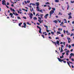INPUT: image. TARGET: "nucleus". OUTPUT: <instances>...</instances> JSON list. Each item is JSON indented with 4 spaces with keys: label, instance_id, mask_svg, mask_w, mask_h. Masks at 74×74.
I'll return each instance as SVG.
<instances>
[{
    "label": "nucleus",
    "instance_id": "6e6552de",
    "mask_svg": "<svg viewBox=\"0 0 74 74\" xmlns=\"http://www.w3.org/2000/svg\"><path fill=\"white\" fill-rule=\"evenodd\" d=\"M48 15H49V14H47L44 16V18H45V19H47V17H48Z\"/></svg>",
    "mask_w": 74,
    "mask_h": 74
},
{
    "label": "nucleus",
    "instance_id": "69168bd1",
    "mask_svg": "<svg viewBox=\"0 0 74 74\" xmlns=\"http://www.w3.org/2000/svg\"><path fill=\"white\" fill-rule=\"evenodd\" d=\"M48 9H49V10H51V7H49V8Z\"/></svg>",
    "mask_w": 74,
    "mask_h": 74
},
{
    "label": "nucleus",
    "instance_id": "4d7b16f0",
    "mask_svg": "<svg viewBox=\"0 0 74 74\" xmlns=\"http://www.w3.org/2000/svg\"><path fill=\"white\" fill-rule=\"evenodd\" d=\"M71 60L72 61H73V62H74V59H73V58H71Z\"/></svg>",
    "mask_w": 74,
    "mask_h": 74
},
{
    "label": "nucleus",
    "instance_id": "774afa93",
    "mask_svg": "<svg viewBox=\"0 0 74 74\" xmlns=\"http://www.w3.org/2000/svg\"><path fill=\"white\" fill-rule=\"evenodd\" d=\"M37 25H40V23H37Z\"/></svg>",
    "mask_w": 74,
    "mask_h": 74
},
{
    "label": "nucleus",
    "instance_id": "72a5a7b5",
    "mask_svg": "<svg viewBox=\"0 0 74 74\" xmlns=\"http://www.w3.org/2000/svg\"><path fill=\"white\" fill-rule=\"evenodd\" d=\"M24 3H25V4H27V2H26V1H24Z\"/></svg>",
    "mask_w": 74,
    "mask_h": 74
},
{
    "label": "nucleus",
    "instance_id": "473e14b6",
    "mask_svg": "<svg viewBox=\"0 0 74 74\" xmlns=\"http://www.w3.org/2000/svg\"><path fill=\"white\" fill-rule=\"evenodd\" d=\"M62 13H61L60 12H59V14H58V15H62Z\"/></svg>",
    "mask_w": 74,
    "mask_h": 74
},
{
    "label": "nucleus",
    "instance_id": "bb28decb",
    "mask_svg": "<svg viewBox=\"0 0 74 74\" xmlns=\"http://www.w3.org/2000/svg\"><path fill=\"white\" fill-rule=\"evenodd\" d=\"M23 10H24V11H25L26 12H27V10H26L25 9H22Z\"/></svg>",
    "mask_w": 74,
    "mask_h": 74
},
{
    "label": "nucleus",
    "instance_id": "8fccbe9b",
    "mask_svg": "<svg viewBox=\"0 0 74 74\" xmlns=\"http://www.w3.org/2000/svg\"><path fill=\"white\" fill-rule=\"evenodd\" d=\"M37 11H40V9H37Z\"/></svg>",
    "mask_w": 74,
    "mask_h": 74
},
{
    "label": "nucleus",
    "instance_id": "39448f33",
    "mask_svg": "<svg viewBox=\"0 0 74 74\" xmlns=\"http://www.w3.org/2000/svg\"><path fill=\"white\" fill-rule=\"evenodd\" d=\"M32 16H33V14L32 13H31L30 15H29V17H30V19H32L33 18Z\"/></svg>",
    "mask_w": 74,
    "mask_h": 74
},
{
    "label": "nucleus",
    "instance_id": "de8ad7c7",
    "mask_svg": "<svg viewBox=\"0 0 74 74\" xmlns=\"http://www.w3.org/2000/svg\"><path fill=\"white\" fill-rule=\"evenodd\" d=\"M67 63L68 64V65H70V63H69V62H67Z\"/></svg>",
    "mask_w": 74,
    "mask_h": 74
},
{
    "label": "nucleus",
    "instance_id": "9b49d317",
    "mask_svg": "<svg viewBox=\"0 0 74 74\" xmlns=\"http://www.w3.org/2000/svg\"><path fill=\"white\" fill-rule=\"evenodd\" d=\"M70 40H71L70 38H68V43H70Z\"/></svg>",
    "mask_w": 74,
    "mask_h": 74
},
{
    "label": "nucleus",
    "instance_id": "f8f14e48",
    "mask_svg": "<svg viewBox=\"0 0 74 74\" xmlns=\"http://www.w3.org/2000/svg\"><path fill=\"white\" fill-rule=\"evenodd\" d=\"M36 6H39L40 5V3L39 2L36 3Z\"/></svg>",
    "mask_w": 74,
    "mask_h": 74
},
{
    "label": "nucleus",
    "instance_id": "e433bc0d",
    "mask_svg": "<svg viewBox=\"0 0 74 74\" xmlns=\"http://www.w3.org/2000/svg\"><path fill=\"white\" fill-rule=\"evenodd\" d=\"M17 18H18V19H21V18H20V17H19V16H18L17 17Z\"/></svg>",
    "mask_w": 74,
    "mask_h": 74
},
{
    "label": "nucleus",
    "instance_id": "bf43d9fd",
    "mask_svg": "<svg viewBox=\"0 0 74 74\" xmlns=\"http://www.w3.org/2000/svg\"><path fill=\"white\" fill-rule=\"evenodd\" d=\"M61 24V25H63L64 24V23H63V22H62Z\"/></svg>",
    "mask_w": 74,
    "mask_h": 74
},
{
    "label": "nucleus",
    "instance_id": "6e6d98bb",
    "mask_svg": "<svg viewBox=\"0 0 74 74\" xmlns=\"http://www.w3.org/2000/svg\"><path fill=\"white\" fill-rule=\"evenodd\" d=\"M40 11L41 12H42V13L43 12H42V10H40Z\"/></svg>",
    "mask_w": 74,
    "mask_h": 74
},
{
    "label": "nucleus",
    "instance_id": "393cba45",
    "mask_svg": "<svg viewBox=\"0 0 74 74\" xmlns=\"http://www.w3.org/2000/svg\"><path fill=\"white\" fill-rule=\"evenodd\" d=\"M58 21V22H59V23H61V21L59 19H58L57 20Z\"/></svg>",
    "mask_w": 74,
    "mask_h": 74
},
{
    "label": "nucleus",
    "instance_id": "2f4dec72",
    "mask_svg": "<svg viewBox=\"0 0 74 74\" xmlns=\"http://www.w3.org/2000/svg\"><path fill=\"white\" fill-rule=\"evenodd\" d=\"M44 27H46V28H48V26H47L46 25H44Z\"/></svg>",
    "mask_w": 74,
    "mask_h": 74
},
{
    "label": "nucleus",
    "instance_id": "9d476101",
    "mask_svg": "<svg viewBox=\"0 0 74 74\" xmlns=\"http://www.w3.org/2000/svg\"><path fill=\"white\" fill-rule=\"evenodd\" d=\"M66 34L67 35H70L71 34L69 32V31H66Z\"/></svg>",
    "mask_w": 74,
    "mask_h": 74
},
{
    "label": "nucleus",
    "instance_id": "4be33fe9",
    "mask_svg": "<svg viewBox=\"0 0 74 74\" xmlns=\"http://www.w3.org/2000/svg\"><path fill=\"white\" fill-rule=\"evenodd\" d=\"M52 9L53 10V11H55V10H56V9H55V8H52Z\"/></svg>",
    "mask_w": 74,
    "mask_h": 74
},
{
    "label": "nucleus",
    "instance_id": "5fc2aeb1",
    "mask_svg": "<svg viewBox=\"0 0 74 74\" xmlns=\"http://www.w3.org/2000/svg\"><path fill=\"white\" fill-rule=\"evenodd\" d=\"M69 62L70 63H71V64H73V63L72 62H71L69 61Z\"/></svg>",
    "mask_w": 74,
    "mask_h": 74
},
{
    "label": "nucleus",
    "instance_id": "864d4df0",
    "mask_svg": "<svg viewBox=\"0 0 74 74\" xmlns=\"http://www.w3.org/2000/svg\"><path fill=\"white\" fill-rule=\"evenodd\" d=\"M46 4H49V2H47L46 3Z\"/></svg>",
    "mask_w": 74,
    "mask_h": 74
},
{
    "label": "nucleus",
    "instance_id": "4468645a",
    "mask_svg": "<svg viewBox=\"0 0 74 74\" xmlns=\"http://www.w3.org/2000/svg\"><path fill=\"white\" fill-rule=\"evenodd\" d=\"M58 30H59V32H61L62 31V28H59L58 29Z\"/></svg>",
    "mask_w": 74,
    "mask_h": 74
},
{
    "label": "nucleus",
    "instance_id": "4c0bfd02",
    "mask_svg": "<svg viewBox=\"0 0 74 74\" xmlns=\"http://www.w3.org/2000/svg\"><path fill=\"white\" fill-rule=\"evenodd\" d=\"M23 18L25 19H26V17H23Z\"/></svg>",
    "mask_w": 74,
    "mask_h": 74
},
{
    "label": "nucleus",
    "instance_id": "f3484780",
    "mask_svg": "<svg viewBox=\"0 0 74 74\" xmlns=\"http://www.w3.org/2000/svg\"><path fill=\"white\" fill-rule=\"evenodd\" d=\"M55 2H56V3H58L59 2V0H55Z\"/></svg>",
    "mask_w": 74,
    "mask_h": 74
},
{
    "label": "nucleus",
    "instance_id": "c85d7f7f",
    "mask_svg": "<svg viewBox=\"0 0 74 74\" xmlns=\"http://www.w3.org/2000/svg\"><path fill=\"white\" fill-rule=\"evenodd\" d=\"M27 3H30V1H27Z\"/></svg>",
    "mask_w": 74,
    "mask_h": 74
},
{
    "label": "nucleus",
    "instance_id": "f704fd0d",
    "mask_svg": "<svg viewBox=\"0 0 74 74\" xmlns=\"http://www.w3.org/2000/svg\"><path fill=\"white\" fill-rule=\"evenodd\" d=\"M61 48H63L64 47V46H63V45H61Z\"/></svg>",
    "mask_w": 74,
    "mask_h": 74
},
{
    "label": "nucleus",
    "instance_id": "c03bdc74",
    "mask_svg": "<svg viewBox=\"0 0 74 74\" xmlns=\"http://www.w3.org/2000/svg\"><path fill=\"white\" fill-rule=\"evenodd\" d=\"M22 27H24L25 28H26V26H22Z\"/></svg>",
    "mask_w": 74,
    "mask_h": 74
},
{
    "label": "nucleus",
    "instance_id": "79ce46f5",
    "mask_svg": "<svg viewBox=\"0 0 74 74\" xmlns=\"http://www.w3.org/2000/svg\"><path fill=\"white\" fill-rule=\"evenodd\" d=\"M51 34H54V33H55V32H51Z\"/></svg>",
    "mask_w": 74,
    "mask_h": 74
},
{
    "label": "nucleus",
    "instance_id": "7c9ffc66",
    "mask_svg": "<svg viewBox=\"0 0 74 74\" xmlns=\"http://www.w3.org/2000/svg\"><path fill=\"white\" fill-rule=\"evenodd\" d=\"M57 34H61V33L59 32H57Z\"/></svg>",
    "mask_w": 74,
    "mask_h": 74
},
{
    "label": "nucleus",
    "instance_id": "a19ab883",
    "mask_svg": "<svg viewBox=\"0 0 74 74\" xmlns=\"http://www.w3.org/2000/svg\"><path fill=\"white\" fill-rule=\"evenodd\" d=\"M46 31H47V33H49V30H48V29H46Z\"/></svg>",
    "mask_w": 74,
    "mask_h": 74
},
{
    "label": "nucleus",
    "instance_id": "1a4fd4ad",
    "mask_svg": "<svg viewBox=\"0 0 74 74\" xmlns=\"http://www.w3.org/2000/svg\"><path fill=\"white\" fill-rule=\"evenodd\" d=\"M10 9L11 11H13V12H15V10L14 9H12L11 8H10Z\"/></svg>",
    "mask_w": 74,
    "mask_h": 74
},
{
    "label": "nucleus",
    "instance_id": "680f3d73",
    "mask_svg": "<svg viewBox=\"0 0 74 74\" xmlns=\"http://www.w3.org/2000/svg\"><path fill=\"white\" fill-rule=\"evenodd\" d=\"M7 5H10V3H8V2H7Z\"/></svg>",
    "mask_w": 74,
    "mask_h": 74
},
{
    "label": "nucleus",
    "instance_id": "58836bf2",
    "mask_svg": "<svg viewBox=\"0 0 74 74\" xmlns=\"http://www.w3.org/2000/svg\"><path fill=\"white\" fill-rule=\"evenodd\" d=\"M23 25H24V26H26V24L25 23H23Z\"/></svg>",
    "mask_w": 74,
    "mask_h": 74
},
{
    "label": "nucleus",
    "instance_id": "c756f323",
    "mask_svg": "<svg viewBox=\"0 0 74 74\" xmlns=\"http://www.w3.org/2000/svg\"><path fill=\"white\" fill-rule=\"evenodd\" d=\"M63 32L64 34H66V31L65 30H63Z\"/></svg>",
    "mask_w": 74,
    "mask_h": 74
},
{
    "label": "nucleus",
    "instance_id": "a18cd8bd",
    "mask_svg": "<svg viewBox=\"0 0 74 74\" xmlns=\"http://www.w3.org/2000/svg\"><path fill=\"white\" fill-rule=\"evenodd\" d=\"M73 53H71L70 54V56H73Z\"/></svg>",
    "mask_w": 74,
    "mask_h": 74
},
{
    "label": "nucleus",
    "instance_id": "cd10ccee",
    "mask_svg": "<svg viewBox=\"0 0 74 74\" xmlns=\"http://www.w3.org/2000/svg\"><path fill=\"white\" fill-rule=\"evenodd\" d=\"M41 36H42V37H43V38H45V37H44V35H41Z\"/></svg>",
    "mask_w": 74,
    "mask_h": 74
},
{
    "label": "nucleus",
    "instance_id": "b1692460",
    "mask_svg": "<svg viewBox=\"0 0 74 74\" xmlns=\"http://www.w3.org/2000/svg\"><path fill=\"white\" fill-rule=\"evenodd\" d=\"M34 20H37V18L35 17H34Z\"/></svg>",
    "mask_w": 74,
    "mask_h": 74
},
{
    "label": "nucleus",
    "instance_id": "052dcab7",
    "mask_svg": "<svg viewBox=\"0 0 74 74\" xmlns=\"http://www.w3.org/2000/svg\"><path fill=\"white\" fill-rule=\"evenodd\" d=\"M36 8H37V9H39V6H37V7H36Z\"/></svg>",
    "mask_w": 74,
    "mask_h": 74
},
{
    "label": "nucleus",
    "instance_id": "338daca9",
    "mask_svg": "<svg viewBox=\"0 0 74 74\" xmlns=\"http://www.w3.org/2000/svg\"><path fill=\"white\" fill-rule=\"evenodd\" d=\"M61 36L62 37H63V34H62L61 35Z\"/></svg>",
    "mask_w": 74,
    "mask_h": 74
},
{
    "label": "nucleus",
    "instance_id": "a878e982",
    "mask_svg": "<svg viewBox=\"0 0 74 74\" xmlns=\"http://www.w3.org/2000/svg\"><path fill=\"white\" fill-rule=\"evenodd\" d=\"M68 15H69V16L70 15H71V12H70V13H68Z\"/></svg>",
    "mask_w": 74,
    "mask_h": 74
},
{
    "label": "nucleus",
    "instance_id": "20e7f679",
    "mask_svg": "<svg viewBox=\"0 0 74 74\" xmlns=\"http://www.w3.org/2000/svg\"><path fill=\"white\" fill-rule=\"evenodd\" d=\"M55 13V12L53 10H51L49 12L50 16H51L53 13Z\"/></svg>",
    "mask_w": 74,
    "mask_h": 74
},
{
    "label": "nucleus",
    "instance_id": "09e8293b",
    "mask_svg": "<svg viewBox=\"0 0 74 74\" xmlns=\"http://www.w3.org/2000/svg\"><path fill=\"white\" fill-rule=\"evenodd\" d=\"M62 27H66V26H65V25H62Z\"/></svg>",
    "mask_w": 74,
    "mask_h": 74
},
{
    "label": "nucleus",
    "instance_id": "dca6fc26",
    "mask_svg": "<svg viewBox=\"0 0 74 74\" xmlns=\"http://www.w3.org/2000/svg\"><path fill=\"white\" fill-rule=\"evenodd\" d=\"M53 22L55 23H58V21L57 20H55L53 21Z\"/></svg>",
    "mask_w": 74,
    "mask_h": 74
},
{
    "label": "nucleus",
    "instance_id": "2eb2a0df",
    "mask_svg": "<svg viewBox=\"0 0 74 74\" xmlns=\"http://www.w3.org/2000/svg\"><path fill=\"white\" fill-rule=\"evenodd\" d=\"M2 4H3V5H6V3H4V1H2Z\"/></svg>",
    "mask_w": 74,
    "mask_h": 74
},
{
    "label": "nucleus",
    "instance_id": "13d9d810",
    "mask_svg": "<svg viewBox=\"0 0 74 74\" xmlns=\"http://www.w3.org/2000/svg\"><path fill=\"white\" fill-rule=\"evenodd\" d=\"M62 55H64V54H65V53L64 52V53H62Z\"/></svg>",
    "mask_w": 74,
    "mask_h": 74
},
{
    "label": "nucleus",
    "instance_id": "c9c22d12",
    "mask_svg": "<svg viewBox=\"0 0 74 74\" xmlns=\"http://www.w3.org/2000/svg\"><path fill=\"white\" fill-rule=\"evenodd\" d=\"M71 3H74V1H71Z\"/></svg>",
    "mask_w": 74,
    "mask_h": 74
},
{
    "label": "nucleus",
    "instance_id": "0e129e2a",
    "mask_svg": "<svg viewBox=\"0 0 74 74\" xmlns=\"http://www.w3.org/2000/svg\"><path fill=\"white\" fill-rule=\"evenodd\" d=\"M70 52V51H69V50H68L67 51H66V52H67V53H68V52Z\"/></svg>",
    "mask_w": 74,
    "mask_h": 74
},
{
    "label": "nucleus",
    "instance_id": "49530a36",
    "mask_svg": "<svg viewBox=\"0 0 74 74\" xmlns=\"http://www.w3.org/2000/svg\"><path fill=\"white\" fill-rule=\"evenodd\" d=\"M68 47L69 48H70L71 47V46L70 45H69Z\"/></svg>",
    "mask_w": 74,
    "mask_h": 74
},
{
    "label": "nucleus",
    "instance_id": "f03ea898",
    "mask_svg": "<svg viewBox=\"0 0 74 74\" xmlns=\"http://www.w3.org/2000/svg\"><path fill=\"white\" fill-rule=\"evenodd\" d=\"M57 59H58L59 61V62H63L64 63H66V61L64 60H61V59L59 58H58Z\"/></svg>",
    "mask_w": 74,
    "mask_h": 74
},
{
    "label": "nucleus",
    "instance_id": "aec40b11",
    "mask_svg": "<svg viewBox=\"0 0 74 74\" xmlns=\"http://www.w3.org/2000/svg\"><path fill=\"white\" fill-rule=\"evenodd\" d=\"M64 21H65V22H64V23H67V20L66 19H64Z\"/></svg>",
    "mask_w": 74,
    "mask_h": 74
},
{
    "label": "nucleus",
    "instance_id": "5701e85b",
    "mask_svg": "<svg viewBox=\"0 0 74 74\" xmlns=\"http://www.w3.org/2000/svg\"><path fill=\"white\" fill-rule=\"evenodd\" d=\"M40 15L41 18H42V16H43V14H40Z\"/></svg>",
    "mask_w": 74,
    "mask_h": 74
},
{
    "label": "nucleus",
    "instance_id": "0eeeda50",
    "mask_svg": "<svg viewBox=\"0 0 74 74\" xmlns=\"http://www.w3.org/2000/svg\"><path fill=\"white\" fill-rule=\"evenodd\" d=\"M10 14H9V16H11V18H12V17L13 18H14V16H12L13 15V14H12V13L10 12Z\"/></svg>",
    "mask_w": 74,
    "mask_h": 74
},
{
    "label": "nucleus",
    "instance_id": "7ed1b4c3",
    "mask_svg": "<svg viewBox=\"0 0 74 74\" xmlns=\"http://www.w3.org/2000/svg\"><path fill=\"white\" fill-rule=\"evenodd\" d=\"M37 27L39 29V33H40V34H41L42 33L41 32V28L40 27L38 26H37Z\"/></svg>",
    "mask_w": 74,
    "mask_h": 74
},
{
    "label": "nucleus",
    "instance_id": "f257e3e1",
    "mask_svg": "<svg viewBox=\"0 0 74 74\" xmlns=\"http://www.w3.org/2000/svg\"><path fill=\"white\" fill-rule=\"evenodd\" d=\"M51 41L52 42H53V44H54L56 46H57V45H56V44H57L58 45H60L59 41L58 40L57 41L56 43V42L53 41H52V40H51Z\"/></svg>",
    "mask_w": 74,
    "mask_h": 74
},
{
    "label": "nucleus",
    "instance_id": "6ab92c4d",
    "mask_svg": "<svg viewBox=\"0 0 74 74\" xmlns=\"http://www.w3.org/2000/svg\"><path fill=\"white\" fill-rule=\"evenodd\" d=\"M63 51H63V48H61V50L60 51V52L62 53V52H63Z\"/></svg>",
    "mask_w": 74,
    "mask_h": 74
},
{
    "label": "nucleus",
    "instance_id": "3c124183",
    "mask_svg": "<svg viewBox=\"0 0 74 74\" xmlns=\"http://www.w3.org/2000/svg\"><path fill=\"white\" fill-rule=\"evenodd\" d=\"M56 40H57V39L59 40V38L58 37H56Z\"/></svg>",
    "mask_w": 74,
    "mask_h": 74
},
{
    "label": "nucleus",
    "instance_id": "423d86ee",
    "mask_svg": "<svg viewBox=\"0 0 74 74\" xmlns=\"http://www.w3.org/2000/svg\"><path fill=\"white\" fill-rule=\"evenodd\" d=\"M66 4H67V7H68L67 8V10H69V7L70 6V5H69V3L68 2H66Z\"/></svg>",
    "mask_w": 74,
    "mask_h": 74
},
{
    "label": "nucleus",
    "instance_id": "a211bd4d",
    "mask_svg": "<svg viewBox=\"0 0 74 74\" xmlns=\"http://www.w3.org/2000/svg\"><path fill=\"white\" fill-rule=\"evenodd\" d=\"M22 24V23H19L18 24V25L19 26H21V25Z\"/></svg>",
    "mask_w": 74,
    "mask_h": 74
},
{
    "label": "nucleus",
    "instance_id": "e2e57ef3",
    "mask_svg": "<svg viewBox=\"0 0 74 74\" xmlns=\"http://www.w3.org/2000/svg\"><path fill=\"white\" fill-rule=\"evenodd\" d=\"M73 36V34L72 33V34H71V35H70V36Z\"/></svg>",
    "mask_w": 74,
    "mask_h": 74
},
{
    "label": "nucleus",
    "instance_id": "603ef678",
    "mask_svg": "<svg viewBox=\"0 0 74 74\" xmlns=\"http://www.w3.org/2000/svg\"><path fill=\"white\" fill-rule=\"evenodd\" d=\"M38 19H40V20H41V17H38Z\"/></svg>",
    "mask_w": 74,
    "mask_h": 74
},
{
    "label": "nucleus",
    "instance_id": "ddd939ff",
    "mask_svg": "<svg viewBox=\"0 0 74 74\" xmlns=\"http://www.w3.org/2000/svg\"><path fill=\"white\" fill-rule=\"evenodd\" d=\"M47 32H44L43 33V34H45V36H47Z\"/></svg>",
    "mask_w": 74,
    "mask_h": 74
},
{
    "label": "nucleus",
    "instance_id": "ea45409f",
    "mask_svg": "<svg viewBox=\"0 0 74 74\" xmlns=\"http://www.w3.org/2000/svg\"><path fill=\"white\" fill-rule=\"evenodd\" d=\"M66 55H67V56H68V55H69V53H67V52H66Z\"/></svg>",
    "mask_w": 74,
    "mask_h": 74
},
{
    "label": "nucleus",
    "instance_id": "412c9836",
    "mask_svg": "<svg viewBox=\"0 0 74 74\" xmlns=\"http://www.w3.org/2000/svg\"><path fill=\"white\" fill-rule=\"evenodd\" d=\"M70 18H72V16H71L70 15L69 16V17L68 18L69 19H70Z\"/></svg>",
    "mask_w": 74,
    "mask_h": 74
},
{
    "label": "nucleus",
    "instance_id": "37998d69",
    "mask_svg": "<svg viewBox=\"0 0 74 74\" xmlns=\"http://www.w3.org/2000/svg\"><path fill=\"white\" fill-rule=\"evenodd\" d=\"M32 5H33V6L34 5L36 6L35 4L33 3H32Z\"/></svg>",
    "mask_w": 74,
    "mask_h": 74
}]
</instances>
